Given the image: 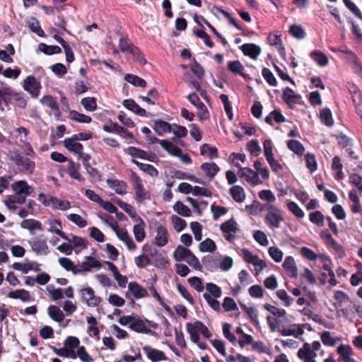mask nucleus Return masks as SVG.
I'll return each instance as SVG.
<instances>
[{
    "label": "nucleus",
    "mask_w": 362,
    "mask_h": 362,
    "mask_svg": "<svg viewBox=\"0 0 362 362\" xmlns=\"http://www.w3.org/2000/svg\"><path fill=\"white\" fill-rule=\"evenodd\" d=\"M321 347V344L318 341H314L312 344L305 343L303 346L298 351V356L303 362H316V351Z\"/></svg>",
    "instance_id": "3"
},
{
    "label": "nucleus",
    "mask_w": 362,
    "mask_h": 362,
    "mask_svg": "<svg viewBox=\"0 0 362 362\" xmlns=\"http://www.w3.org/2000/svg\"><path fill=\"white\" fill-rule=\"evenodd\" d=\"M200 153L204 156L207 154L210 159L218 157V150L216 147L210 146L207 144H203L200 148Z\"/></svg>",
    "instance_id": "49"
},
{
    "label": "nucleus",
    "mask_w": 362,
    "mask_h": 362,
    "mask_svg": "<svg viewBox=\"0 0 362 362\" xmlns=\"http://www.w3.org/2000/svg\"><path fill=\"white\" fill-rule=\"evenodd\" d=\"M15 163L21 170L26 174H33L35 169V163L27 156L18 154L15 158Z\"/></svg>",
    "instance_id": "11"
},
{
    "label": "nucleus",
    "mask_w": 362,
    "mask_h": 362,
    "mask_svg": "<svg viewBox=\"0 0 362 362\" xmlns=\"http://www.w3.org/2000/svg\"><path fill=\"white\" fill-rule=\"evenodd\" d=\"M285 117L279 110H274L271 112L266 117L265 122L272 125L273 121H275L277 123H282L285 122Z\"/></svg>",
    "instance_id": "43"
},
{
    "label": "nucleus",
    "mask_w": 362,
    "mask_h": 362,
    "mask_svg": "<svg viewBox=\"0 0 362 362\" xmlns=\"http://www.w3.org/2000/svg\"><path fill=\"white\" fill-rule=\"evenodd\" d=\"M113 200L120 208H122L126 213L128 214V215L132 218L134 221L136 220H140V216L133 209L130 204L123 202L119 199H114Z\"/></svg>",
    "instance_id": "35"
},
{
    "label": "nucleus",
    "mask_w": 362,
    "mask_h": 362,
    "mask_svg": "<svg viewBox=\"0 0 362 362\" xmlns=\"http://www.w3.org/2000/svg\"><path fill=\"white\" fill-rule=\"evenodd\" d=\"M23 88L33 98H37L42 88L41 83L35 76H27L23 81Z\"/></svg>",
    "instance_id": "7"
},
{
    "label": "nucleus",
    "mask_w": 362,
    "mask_h": 362,
    "mask_svg": "<svg viewBox=\"0 0 362 362\" xmlns=\"http://www.w3.org/2000/svg\"><path fill=\"white\" fill-rule=\"evenodd\" d=\"M321 122L328 127L333 125L334 120L331 111L328 108H323L320 113Z\"/></svg>",
    "instance_id": "54"
},
{
    "label": "nucleus",
    "mask_w": 362,
    "mask_h": 362,
    "mask_svg": "<svg viewBox=\"0 0 362 362\" xmlns=\"http://www.w3.org/2000/svg\"><path fill=\"white\" fill-rule=\"evenodd\" d=\"M31 250L37 255H47L49 253V246L46 239L35 238L29 240Z\"/></svg>",
    "instance_id": "14"
},
{
    "label": "nucleus",
    "mask_w": 362,
    "mask_h": 362,
    "mask_svg": "<svg viewBox=\"0 0 362 362\" xmlns=\"http://www.w3.org/2000/svg\"><path fill=\"white\" fill-rule=\"evenodd\" d=\"M126 153L132 156L133 158H139L141 159L148 158L147 152L140 148L129 146L125 150Z\"/></svg>",
    "instance_id": "59"
},
{
    "label": "nucleus",
    "mask_w": 362,
    "mask_h": 362,
    "mask_svg": "<svg viewBox=\"0 0 362 362\" xmlns=\"http://www.w3.org/2000/svg\"><path fill=\"white\" fill-rule=\"evenodd\" d=\"M119 47L124 53L132 54L141 64H146V60L140 50L135 47L127 37H121L119 42Z\"/></svg>",
    "instance_id": "4"
},
{
    "label": "nucleus",
    "mask_w": 362,
    "mask_h": 362,
    "mask_svg": "<svg viewBox=\"0 0 362 362\" xmlns=\"http://www.w3.org/2000/svg\"><path fill=\"white\" fill-rule=\"evenodd\" d=\"M81 103L87 111L93 112L97 109L96 99L93 97L84 98Z\"/></svg>",
    "instance_id": "60"
},
{
    "label": "nucleus",
    "mask_w": 362,
    "mask_h": 362,
    "mask_svg": "<svg viewBox=\"0 0 362 362\" xmlns=\"http://www.w3.org/2000/svg\"><path fill=\"white\" fill-rule=\"evenodd\" d=\"M102 264L95 258L91 256H87L85 257V260L78 266V271L76 272H90L93 268L100 269Z\"/></svg>",
    "instance_id": "15"
},
{
    "label": "nucleus",
    "mask_w": 362,
    "mask_h": 362,
    "mask_svg": "<svg viewBox=\"0 0 362 362\" xmlns=\"http://www.w3.org/2000/svg\"><path fill=\"white\" fill-rule=\"evenodd\" d=\"M46 288L53 300H58L64 298V291L62 288H56L52 284L48 285Z\"/></svg>",
    "instance_id": "56"
},
{
    "label": "nucleus",
    "mask_w": 362,
    "mask_h": 362,
    "mask_svg": "<svg viewBox=\"0 0 362 362\" xmlns=\"http://www.w3.org/2000/svg\"><path fill=\"white\" fill-rule=\"evenodd\" d=\"M241 255L246 262L259 268V269H256L257 274L262 271L267 266L265 261L259 259L257 255L252 254L247 249H242Z\"/></svg>",
    "instance_id": "10"
},
{
    "label": "nucleus",
    "mask_w": 362,
    "mask_h": 362,
    "mask_svg": "<svg viewBox=\"0 0 362 362\" xmlns=\"http://www.w3.org/2000/svg\"><path fill=\"white\" fill-rule=\"evenodd\" d=\"M28 24L32 32L36 33L40 37L44 36L45 33L36 18L30 17L28 21Z\"/></svg>",
    "instance_id": "46"
},
{
    "label": "nucleus",
    "mask_w": 362,
    "mask_h": 362,
    "mask_svg": "<svg viewBox=\"0 0 362 362\" xmlns=\"http://www.w3.org/2000/svg\"><path fill=\"white\" fill-rule=\"evenodd\" d=\"M160 146L170 154L175 156H179L181 152V149L177 146L176 145L173 144L171 141L168 140H162L160 141Z\"/></svg>",
    "instance_id": "41"
},
{
    "label": "nucleus",
    "mask_w": 362,
    "mask_h": 362,
    "mask_svg": "<svg viewBox=\"0 0 362 362\" xmlns=\"http://www.w3.org/2000/svg\"><path fill=\"white\" fill-rule=\"evenodd\" d=\"M76 357H78L82 362H93V358L86 351L83 346H79L76 352Z\"/></svg>",
    "instance_id": "64"
},
{
    "label": "nucleus",
    "mask_w": 362,
    "mask_h": 362,
    "mask_svg": "<svg viewBox=\"0 0 362 362\" xmlns=\"http://www.w3.org/2000/svg\"><path fill=\"white\" fill-rule=\"evenodd\" d=\"M283 267L287 272V274L292 278H296L298 276V269L296 264V262L293 257L288 256L285 258L283 263Z\"/></svg>",
    "instance_id": "23"
},
{
    "label": "nucleus",
    "mask_w": 362,
    "mask_h": 362,
    "mask_svg": "<svg viewBox=\"0 0 362 362\" xmlns=\"http://www.w3.org/2000/svg\"><path fill=\"white\" fill-rule=\"evenodd\" d=\"M69 117L75 120L78 122L81 123H90L92 121V119L90 116L86 115L82 113H79L76 110H71L69 112Z\"/></svg>",
    "instance_id": "51"
},
{
    "label": "nucleus",
    "mask_w": 362,
    "mask_h": 362,
    "mask_svg": "<svg viewBox=\"0 0 362 362\" xmlns=\"http://www.w3.org/2000/svg\"><path fill=\"white\" fill-rule=\"evenodd\" d=\"M300 98V96L296 95L295 92L290 88H286L284 90L283 99L291 106V104L294 103L296 99Z\"/></svg>",
    "instance_id": "57"
},
{
    "label": "nucleus",
    "mask_w": 362,
    "mask_h": 362,
    "mask_svg": "<svg viewBox=\"0 0 362 362\" xmlns=\"http://www.w3.org/2000/svg\"><path fill=\"white\" fill-rule=\"evenodd\" d=\"M205 288L207 291L206 293L211 296L212 298H220L222 296L221 287L214 283H206Z\"/></svg>",
    "instance_id": "53"
},
{
    "label": "nucleus",
    "mask_w": 362,
    "mask_h": 362,
    "mask_svg": "<svg viewBox=\"0 0 362 362\" xmlns=\"http://www.w3.org/2000/svg\"><path fill=\"white\" fill-rule=\"evenodd\" d=\"M80 167L81 165L79 163H75L72 160H68L66 172L71 178L76 180L79 182H84L85 178L81 175L79 172Z\"/></svg>",
    "instance_id": "18"
},
{
    "label": "nucleus",
    "mask_w": 362,
    "mask_h": 362,
    "mask_svg": "<svg viewBox=\"0 0 362 362\" xmlns=\"http://www.w3.org/2000/svg\"><path fill=\"white\" fill-rule=\"evenodd\" d=\"M129 327L136 332L139 333H145V334H154V332L151 331L148 329L146 325V322L141 319H136L134 317L133 321L129 325Z\"/></svg>",
    "instance_id": "22"
},
{
    "label": "nucleus",
    "mask_w": 362,
    "mask_h": 362,
    "mask_svg": "<svg viewBox=\"0 0 362 362\" xmlns=\"http://www.w3.org/2000/svg\"><path fill=\"white\" fill-rule=\"evenodd\" d=\"M201 169L204 175L210 180H212L219 171L218 166L215 163H204L201 165Z\"/></svg>",
    "instance_id": "30"
},
{
    "label": "nucleus",
    "mask_w": 362,
    "mask_h": 362,
    "mask_svg": "<svg viewBox=\"0 0 362 362\" xmlns=\"http://www.w3.org/2000/svg\"><path fill=\"white\" fill-rule=\"evenodd\" d=\"M229 193L234 201L238 203H242L245 199V193L244 189L240 185H233L230 189Z\"/></svg>",
    "instance_id": "34"
},
{
    "label": "nucleus",
    "mask_w": 362,
    "mask_h": 362,
    "mask_svg": "<svg viewBox=\"0 0 362 362\" xmlns=\"http://www.w3.org/2000/svg\"><path fill=\"white\" fill-rule=\"evenodd\" d=\"M264 221L270 228H279L281 223L284 221V212L278 207L270 204L267 206V213L265 215Z\"/></svg>",
    "instance_id": "2"
},
{
    "label": "nucleus",
    "mask_w": 362,
    "mask_h": 362,
    "mask_svg": "<svg viewBox=\"0 0 362 362\" xmlns=\"http://www.w3.org/2000/svg\"><path fill=\"white\" fill-rule=\"evenodd\" d=\"M21 227L28 230L30 235H35V230L42 231L43 230L41 222L33 218L23 220L21 223Z\"/></svg>",
    "instance_id": "21"
},
{
    "label": "nucleus",
    "mask_w": 362,
    "mask_h": 362,
    "mask_svg": "<svg viewBox=\"0 0 362 362\" xmlns=\"http://www.w3.org/2000/svg\"><path fill=\"white\" fill-rule=\"evenodd\" d=\"M48 223L50 226V227L48 228V231L59 235L64 240H69L68 236L63 231H62V225L59 220L49 219L48 220Z\"/></svg>",
    "instance_id": "29"
},
{
    "label": "nucleus",
    "mask_w": 362,
    "mask_h": 362,
    "mask_svg": "<svg viewBox=\"0 0 362 362\" xmlns=\"http://www.w3.org/2000/svg\"><path fill=\"white\" fill-rule=\"evenodd\" d=\"M107 183L117 194L122 195L127 193V185L125 182L119 180L107 179Z\"/></svg>",
    "instance_id": "26"
},
{
    "label": "nucleus",
    "mask_w": 362,
    "mask_h": 362,
    "mask_svg": "<svg viewBox=\"0 0 362 362\" xmlns=\"http://www.w3.org/2000/svg\"><path fill=\"white\" fill-rule=\"evenodd\" d=\"M287 146L291 151L299 156H301L305 151L304 146L300 141L297 140L288 141L287 143Z\"/></svg>",
    "instance_id": "52"
},
{
    "label": "nucleus",
    "mask_w": 362,
    "mask_h": 362,
    "mask_svg": "<svg viewBox=\"0 0 362 362\" xmlns=\"http://www.w3.org/2000/svg\"><path fill=\"white\" fill-rule=\"evenodd\" d=\"M134 222L136 223V224L133 227V233L134 238L137 242H142L146 237V233L144 230L145 223L141 217L140 220H136Z\"/></svg>",
    "instance_id": "24"
},
{
    "label": "nucleus",
    "mask_w": 362,
    "mask_h": 362,
    "mask_svg": "<svg viewBox=\"0 0 362 362\" xmlns=\"http://www.w3.org/2000/svg\"><path fill=\"white\" fill-rule=\"evenodd\" d=\"M79 293L81 300L88 307H96L102 301L101 298L95 296L94 290L90 287L80 289Z\"/></svg>",
    "instance_id": "6"
},
{
    "label": "nucleus",
    "mask_w": 362,
    "mask_h": 362,
    "mask_svg": "<svg viewBox=\"0 0 362 362\" xmlns=\"http://www.w3.org/2000/svg\"><path fill=\"white\" fill-rule=\"evenodd\" d=\"M153 129L158 136H163L165 133L172 132V124L163 120L154 121Z\"/></svg>",
    "instance_id": "33"
},
{
    "label": "nucleus",
    "mask_w": 362,
    "mask_h": 362,
    "mask_svg": "<svg viewBox=\"0 0 362 362\" xmlns=\"http://www.w3.org/2000/svg\"><path fill=\"white\" fill-rule=\"evenodd\" d=\"M123 105L124 107L136 113L137 115L141 117L146 116V110L141 107L134 100L126 99L123 101Z\"/></svg>",
    "instance_id": "28"
},
{
    "label": "nucleus",
    "mask_w": 362,
    "mask_h": 362,
    "mask_svg": "<svg viewBox=\"0 0 362 362\" xmlns=\"http://www.w3.org/2000/svg\"><path fill=\"white\" fill-rule=\"evenodd\" d=\"M143 351L146 353L148 359L152 362H158L166 360V356L163 351L152 348L151 346H145Z\"/></svg>",
    "instance_id": "17"
},
{
    "label": "nucleus",
    "mask_w": 362,
    "mask_h": 362,
    "mask_svg": "<svg viewBox=\"0 0 362 362\" xmlns=\"http://www.w3.org/2000/svg\"><path fill=\"white\" fill-rule=\"evenodd\" d=\"M192 251L182 245H178L173 252V257L176 262L186 261Z\"/></svg>",
    "instance_id": "36"
},
{
    "label": "nucleus",
    "mask_w": 362,
    "mask_h": 362,
    "mask_svg": "<svg viewBox=\"0 0 362 362\" xmlns=\"http://www.w3.org/2000/svg\"><path fill=\"white\" fill-rule=\"evenodd\" d=\"M15 90L10 86H6L0 88V97L1 102L6 106H8L11 100L14 98Z\"/></svg>",
    "instance_id": "31"
},
{
    "label": "nucleus",
    "mask_w": 362,
    "mask_h": 362,
    "mask_svg": "<svg viewBox=\"0 0 362 362\" xmlns=\"http://www.w3.org/2000/svg\"><path fill=\"white\" fill-rule=\"evenodd\" d=\"M241 49L245 55L253 59H256L261 52L260 47L254 44H244L241 46Z\"/></svg>",
    "instance_id": "27"
},
{
    "label": "nucleus",
    "mask_w": 362,
    "mask_h": 362,
    "mask_svg": "<svg viewBox=\"0 0 362 362\" xmlns=\"http://www.w3.org/2000/svg\"><path fill=\"white\" fill-rule=\"evenodd\" d=\"M54 352L60 357L71 358L73 359L76 358V352L74 350L66 348L57 349L52 346Z\"/></svg>",
    "instance_id": "48"
},
{
    "label": "nucleus",
    "mask_w": 362,
    "mask_h": 362,
    "mask_svg": "<svg viewBox=\"0 0 362 362\" xmlns=\"http://www.w3.org/2000/svg\"><path fill=\"white\" fill-rule=\"evenodd\" d=\"M173 209L178 214H180L182 216H185V217H189L192 214V211H191L190 209L180 201H177L174 204Z\"/></svg>",
    "instance_id": "50"
},
{
    "label": "nucleus",
    "mask_w": 362,
    "mask_h": 362,
    "mask_svg": "<svg viewBox=\"0 0 362 362\" xmlns=\"http://www.w3.org/2000/svg\"><path fill=\"white\" fill-rule=\"evenodd\" d=\"M59 263L66 271L72 272L74 274H78V272H76L78 267H76L70 259L67 257H60L59 259Z\"/></svg>",
    "instance_id": "47"
},
{
    "label": "nucleus",
    "mask_w": 362,
    "mask_h": 362,
    "mask_svg": "<svg viewBox=\"0 0 362 362\" xmlns=\"http://www.w3.org/2000/svg\"><path fill=\"white\" fill-rule=\"evenodd\" d=\"M131 179L133 182L136 200L139 203H142L145 200L150 199V193L145 189L141 177L132 172Z\"/></svg>",
    "instance_id": "5"
},
{
    "label": "nucleus",
    "mask_w": 362,
    "mask_h": 362,
    "mask_svg": "<svg viewBox=\"0 0 362 362\" xmlns=\"http://www.w3.org/2000/svg\"><path fill=\"white\" fill-rule=\"evenodd\" d=\"M288 209L297 218H302L304 217L305 214L300 206L293 201H287Z\"/></svg>",
    "instance_id": "55"
},
{
    "label": "nucleus",
    "mask_w": 362,
    "mask_h": 362,
    "mask_svg": "<svg viewBox=\"0 0 362 362\" xmlns=\"http://www.w3.org/2000/svg\"><path fill=\"white\" fill-rule=\"evenodd\" d=\"M238 175L240 177L245 178L247 182L252 185L260 183L258 174L249 168H240Z\"/></svg>",
    "instance_id": "16"
},
{
    "label": "nucleus",
    "mask_w": 362,
    "mask_h": 362,
    "mask_svg": "<svg viewBox=\"0 0 362 362\" xmlns=\"http://www.w3.org/2000/svg\"><path fill=\"white\" fill-rule=\"evenodd\" d=\"M189 284L193 287L197 292H202L204 286L202 279L197 276H192L187 279Z\"/></svg>",
    "instance_id": "62"
},
{
    "label": "nucleus",
    "mask_w": 362,
    "mask_h": 362,
    "mask_svg": "<svg viewBox=\"0 0 362 362\" xmlns=\"http://www.w3.org/2000/svg\"><path fill=\"white\" fill-rule=\"evenodd\" d=\"M124 79L129 83L139 87H145L146 86V82L143 78L139 77L138 76L133 74H127L124 76Z\"/></svg>",
    "instance_id": "58"
},
{
    "label": "nucleus",
    "mask_w": 362,
    "mask_h": 362,
    "mask_svg": "<svg viewBox=\"0 0 362 362\" xmlns=\"http://www.w3.org/2000/svg\"><path fill=\"white\" fill-rule=\"evenodd\" d=\"M347 88L351 94L356 112L362 120V94L354 83H348Z\"/></svg>",
    "instance_id": "12"
},
{
    "label": "nucleus",
    "mask_w": 362,
    "mask_h": 362,
    "mask_svg": "<svg viewBox=\"0 0 362 362\" xmlns=\"http://www.w3.org/2000/svg\"><path fill=\"white\" fill-rule=\"evenodd\" d=\"M38 49L47 55H52L54 54H59L62 52V49L57 45H47L45 43H40Z\"/></svg>",
    "instance_id": "44"
},
{
    "label": "nucleus",
    "mask_w": 362,
    "mask_h": 362,
    "mask_svg": "<svg viewBox=\"0 0 362 362\" xmlns=\"http://www.w3.org/2000/svg\"><path fill=\"white\" fill-rule=\"evenodd\" d=\"M51 208L54 210L60 209L66 211L71 208V203L67 200H60L56 197H53Z\"/></svg>",
    "instance_id": "45"
},
{
    "label": "nucleus",
    "mask_w": 362,
    "mask_h": 362,
    "mask_svg": "<svg viewBox=\"0 0 362 362\" xmlns=\"http://www.w3.org/2000/svg\"><path fill=\"white\" fill-rule=\"evenodd\" d=\"M344 53V59L354 73L362 78V65L356 54L351 50H341Z\"/></svg>",
    "instance_id": "8"
},
{
    "label": "nucleus",
    "mask_w": 362,
    "mask_h": 362,
    "mask_svg": "<svg viewBox=\"0 0 362 362\" xmlns=\"http://www.w3.org/2000/svg\"><path fill=\"white\" fill-rule=\"evenodd\" d=\"M155 232L154 244L160 247L165 246L170 239V235L167 228L165 226L158 225L156 228Z\"/></svg>",
    "instance_id": "13"
},
{
    "label": "nucleus",
    "mask_w": 362,
    "mask_h": 362,
    "mask_svg": "<svg viewBox=\"0 0 362 362\" xmlns=\"http://www.w3.org/2000/svg\"><path fill=\"white\" fill-rule=\"evenodd\" d=\"M216 247L215 243L209 238L206 239L199 244V250L203 252H212L216 250Z\"/></svg>",
    "instance_id": "63"
},
{
    "label": "nucleus",
    "mask_w": 362,
    "mask_h": 362,
    "mask_svg": "<svg viewBox=\"0 0 362 362\" xmlns=\"http://www.w3.org/2000/svg\"><path fill=\"white\" fill-rule=\"evenodd\" d=\"M63 144L66 149L76 154L81 153L83 148V145L78 142L77 140H75L73 136L65 139Z\"/></svg>",
    "instance_id": "25"
},
{
    "label": "nucleus",
    "mask_w": 362,
    "mask_h": 362,
    "mask_svg": "<svg viewBox=\"0 0 362 362\" xmlns=\"http://www.w3.org/2000/svg\"><path fill=\"white\" fill-rule=\"evenodd\" d=\"M341 155L345 159L357 163L358 160L359 148L354 145L353 139L341 132Z\"/></svg>",
    "instance_id": "1"
},
{
    "label": "nucleus",
    "mask_w": 362,
    "mask_h": 362,
    "mask_svg": "<svg viewBox=\"0 0 362 362\" xmlns=\"http://www.w3.org/2000/svg\"><path fill=\"white\" fill-rule=\"evenodd\" d=\"M241 308L247 313L252 323L257 326L259 324L258 311L254 307H248L245 304L240 303Z\"/></svg>",
    "instance_id": "38"
},
{
    "label": "nucleus",
    "mask_w": 362,
    "mask_h": 362,
    "mask_svg": "<svg viewBox=\"0 0 362 362\" xmlns=\"http://www.w3.org/2000/svg\"><path fill=\"white\" fill-rule=\"evenodd\" d=\"M132 162L134 164H136L139 168V169L147 173L150 176L154 177H157L158 175V171L153 165H151L150 164H145V163H140L134 159L132 160Z\"/></svg>",
    "instance_id": "39"
},
{
    "label": "nucleus",
    "mask_w": 362,
    "mask_h": 362,
    "mask_svg": "<svg viewBox=\"0 0 362 362\" xmlns=\"http://www.w3.org/2000/svg\"><path fill=\"white\" fill-rule=\"evenodd\" d=\"M223 233V236L228 242H233L235 238V233L239 230L238 223L233 218H230L223 223L220 227Z\"/></svg>",
    "instance_id": "9"
},
{
    "label": "nucleus",
    "mask_w": 362,
    "mask_h": 362,
    "mask_svg": "<svg viewBox=\"0 0 362 362\" xmlns=\"http://www.w3.org/2000/svg\"><path fill=\"white\" fill-rule=\"evenodd\" d=\"M11 188L16 193L25 197L30 195L33 191V188L25 180L15 182L12 184Z\"/></svg>",
    "instance_id": "19"
},
{
    "label": "nucleus",
    "mask_w": 362,
    "mask_h": 362,
    "mask_svg": "<svg viewBox=\"0 0 362 362\" xmlns=\"http://www.w3.org/2000/svg\"><path fill=\"white\" fill-rule=\"evenodd\" d=\"M128 290L136 299L148 296V292L145 288L136 281H131L128 284Z\"/></svg>",
    "instance_id": "20"
},
{
    "label": "nucleus",
    "mask_w": 362,
    "mask_h": 362,
    "mask_svg": "<svg viewBox=\"0 0 362 362\" xmlns=\"http://www.w3.org/2000/svg\"><path fill=\"white\" fill-rule=\"evenodd\" d=\"M49 317L55 322H62L64 319V314L62 310L57 305H49L47 308Z\"/></svg>",
    "instance_id": "32"
},
{
    "label": "nucleus",
    "mask_w": 362,
    "mask_h": 362,
    "mask_svg": "<svg viewBox=\"0 0 362 362\" xmlns=\"http://www.w3.org/2000/svg\"><path fill=\"white\" fill-rule=\"evenodd\" d=\"M40 103L50 107L52 110H59V105L57 100L49 95H45L40 99Z\"/></svg>",
    "instance_id": "61"
},
{
    "label": "nucleus",
    "mask_w": 362,
    "mask_h": 362,
    "mask_svg": "<svg viewBox=\"0 0 362 362\" xmlns=\"http://www.w3.org/2000/svg\"><path fill=\"white\" fill-rule=\"evenodd\" d=\"M228 69L234 74L245 76L244 74V66L241 64L239 60L229 61L228 62Z\"/></svg>",
    "instance_id": "40"
},
{
    "label": "nucleus",
    "mask_w": 362,
    "mask_h": 362,
    "mask_svg": "<svg viewBox=\"0 0 362 362\" xmlns=\"http://www.w3.org/2000/svg\"><path fill=\"white\" fill-rule=\"evenodd\" d=\"M310 56L320 66H324L328 63L327 57L321 51L314 50Z\"/></svg>",
    "instance_id": "42"
},
{
    "label": "nucleus",
    "mask_w": 362,
    "mask_h": 362,
    "mask_svg": "<svg viewBox=\"0 0 362 362\" xmlns=\"http://www.w3.org/2000/svg\"><path fill=\"white\" fill-rule=\"evenodd\" d=\"M7 296L12 299H20L23 302H28L30 300V293L25 289H17L10 291Z\"/></svg>",
    "instance_id": "37"
}]
</instances>
